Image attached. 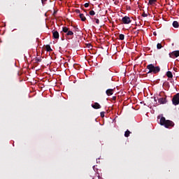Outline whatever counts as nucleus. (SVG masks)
I'll list each match as a JSON object with an SVG mask.
<instances>
[{
    "mask_svg": "<svg viewBox=\"0 0 179 179\" xmlns=\"http://www.w3.org/2000/svg\"><path fill=\"white\" fill-rule=\"evenodd\" d=\"M159 124L162 127H164L165 128L168 129L173 128V127H174V122L169 120H167L164 117H161L159 120Z\"/></svg>",
    "mask_w": 179,
    "mask_h": 179,
    "instance_id": "nucleus-1",
    "label": "nucleus"
},
{
    "mask_svg": "<svg viewBox=\"0 0 179 179\" xmlns=\"http://www.w3.org/2000/svg\"><path fill=\"white\" fill-rule=\"evenodd\" d=\"M147 69L149 70L148 73H159L160 72V67L159 66H155L152 64H149L147 66Z\"/></svg>",
    "mask_w": 179,
    "mask_h": 179,
    "instance_id": "nucleus-2",
    "label": "nucleus"
},
{
    "mask_svg": "<svg viewBox=\"0 0 179 179\" xmlns=\"http://www.w3.org/2000/svg\"><path fill=\"white\" fill-rule=\"evenodd\" d=\"M172 102L174 106H178L179 104V93L173 96L172 99Z\"/></svg>",
    "mask_w": 179,
    "mask_h": 179,
    "instance_id": "nucleus-3",
    "label": "nucleus"
},
{
    "mask_svg": "<svg viewBox=\"0 0 179 179\" xmlns=\"http://www.w3.org/2000/svg\"><path fill=\"white\" fill-rule=\"evenodd\" d=\"M122 22L123 24H129L132 20H131V18L128 16H124L122 18Z\"/></svg>",
    "mask_w": 179,
    "mask_h": 179,
    "instance_id": "nucleus-4",
    "label": "nucleus"
},
{
    "mask_svg": "<svg viewBox=\"0 0 179 179\" xmlns=\"http://www.w3.org/2000/svg\"><path fill=\"white\" fill-rule=\"evenodd\" d=\"M111 82H113V77L111 76L106 77L103 79V83L104 85H110Z\"/></svg>",
    "mask_w": 179,
    "mask_h": 179,
    "instance_id": "nucleus-5",
    "label": "nucleus"
},
{
    "mask_svg": "<svg viewBox=\"0 0 179 179\" xmlns=\"http://www.w3.org/2000/svg\"><path fill=\"white\" fill-rule=\"evenodd\" d=\"M169 57L170 58H177L179 57V50H176L169 53Z\"/></svg>",
    "mask_w": 179,
    "mask_h": 179,
    "instance_id": "nucleus-6",
    "label": "nucleus"
},
{
    "mask_svg": "<svg viewBox=\"0 0 179 179\" xmlns=\"http://www.w3.org/2000/svg\"><path fill=\"white\" fill-rule=\"evenodd\" d=\"M157 100H158V103H159V104H166V103H167V99L164 97H157Z\"/></svg>",
    "mask_w": 179,
    "mask_h": 179,
    "instance_id": "nucleus-7",
    "label": "nucleus"
},
{
    "mask_svg": "<svg viewBox=\"0 0 179 179\" xmlns=\"http://www.w3.org/2000/svg\"><path fill=\"white\" fill-rule=\"evenodd\" d=\"M92 107L95 110H99V108H101V106H100L99 103L97 102H95L94 104H92Z\"/></svg>",
    "mask_w": 179,
    "mask_h": 179,
    "instance_id": "nucleus-8",
    "label": "nucleus"
},
{
    "mask_svg": "<svg viewBox=\"0 0 179 179\" xmlns=\"http://www.w3.org/2000/svg\"><path fill=\"white\" fill-rule=\"evenodd\" d=\"M53 38L58 39L59 38V33L57 31H52Z\"/></svg>",
    "mask_w": 179,
    "mask_h": 179,
    "instance_id": "nucleus-9",
    "label": "nucleus"
},
{
    "mask_svg": "<svg viewBox=\"0 0 179 179\" xmlns=\"http://www.w3.org/2000/svg\"><path fill=\"white\" fill-rule=\"evenodd\" d=\"M107 96H113L114 94V90L113 89H108L106 91Z\"/></svg>",
    "mask_w": 179,
    "mask_h": 179,
    "instance_id": "nucleus-10",
    "label": "nucleus"
},
{
    "mask_svg": "<svg viewBox=\"0 0 179 179\" xmlns=\"http://www.w3.org/2000/svg\"><path fill=\"white\" fill-rule=\"evenodd\" d=\"M45 50H46V51H48L49 52L52 51V49H51V46L50 45H47L45 46Z\"/></svg>",
    "mask_w": 179,
    "mask_h": 179,
    "instance_id": "nucleus-11",
    "label": "nucleus"
},
{
    "mask_svg": "<svg viewBox=\"0 0 179 179\" xmlns=\"http://www.w3.org/2000/svg\"><path fill=\"white\" fill-rule=\"evenodd\" d=\"M156 2H157V0H149L148 5H154Z\"/></svg>",
    "mask_w": 179,
    "mask_h": 179,
    "instance_id": "nucleus-12",
    "label": "nucleus"
},
{
    "mask_svg": "<svg viewBox=\"0 0 179 179\" xmlns=\"http://www.w3.org/2000/svg\"><path fill=\"white\" fill-rule=\"evenodd\" d=\"M173 27H175V29H177L178 27V26H179L178 22L174 21L173 22Z\"/></svg>",
    "mask_w": 179,
    "mask_h": 179,
    "instance_id": "nucleus-13",
    "label": "nucleus"
},
{
    "mask_svg": "<svg viewBox=\"0 0 179 179\" xmlns=\"http://www.w3.org/2000/svg\"><path fill=\"white\" fill-rule=\"evenodd\" d=\"M80 18L81 19L82 22H85L86 20V17L83 14H80Z\"/></svg>",
    "mask_w": 179,
    "mask_h": 179,
    "instance_id": "nucleus-14",
    "label": "nucleus"
},
{
    "mask_svg": "<svg viewBox=\"0 0 179 179\" xmlns=\"http://www.w3.org/2000/svg\"><path fill=\"white\" fill-rule=\"evenodd\" d=\"M131 134V131H129V130H127L124 133V136L125 138H128V136H129V135Z\"/></svg>",
    "mask_w": 179,
    "mask_h": 179,
    "instance_id": "nucleus-15",
    "label": "nucleus"
},
{
    "mask_svg": "<svg viewBox=\"0 0 179 179\" xmlns=\"http://www.w3.org/2000/svg\"><path fill=\"white\" fill-rule=\"evenodd\" d=\"M166 76L168 78H173V73H171V71H167L166 72Z\"/></svg>",
    "mask_w": 179,
    "mask_h": 179,
    "instance_id": "nucleus-16",
    "label": "nucleus"
},
{
    "mask_svg": "<svg viewBox=\"0 0 179 179\" xmlns=\"http://www.w3.org/2000/svg\"><path fill=\"white\" fill-rule=\"evenodd\" d=\"M69 31V28L66 27H64L62 28V31H64V33H67Z\"/></svg>",
    "mask_w": 179,
    "mask_h": 179,
    "instance_id": "nucleus-17",
    "label": "nucleus"
},
{
    "mask_svg": "<svg viewBox=\"0 0 179 179\" xmlns=\"http://www.w3.org/2000/svg\"><path fill=\"white\" fill-rule=\"evenodd\" d=\"M124 38H125V36L124 35V34H120V35H119V40H124Z\"/></svg>",
    "mask_w": 179,
    "mask_h": 179,
    "instance_id": "nucleus-18",
    "label": "nucleus"
},
{
    "mask_svg": "<svg viewBox=\"0 0 179 179\" xmlns=\"http://www.w3.org/2000/svg\"><path fill=\"white\" fill-rule=\"evenodd\" d=\"M66 36H73V31L69 30V31L66 33Z\"/></svg>",
    "mask_w": 179,
    "mask_h": 179,
    "instance_id": "nucleus-19",
    "label": "nucleus"
},
{
    "mask_svg": "<svg viewBox=\"0 0 179 179\" xmlns=\"http://www.w3.org/2000/svg\"><path fill=\"white\" fill-rule=\"evenodd\" d=\"M157 50H160V49L163 48L162 43H157Z\"/></svg>",
    "mask_w": 179,
    "mask_h": 179,
    "instance_id": "nucleus-20",
    "label": "nucleus"
},
{
    "mask_svg": "<svg viewBox=\"0 0 179 179\" xmlns=\"http://www.w3.org/2000/svg\"><path fill=\"white\" fill-rule=\"evenodd\" d=\"M90 16H94L96 15V13L94 12V10H91L90 11Z\"/></svg>",
    "mask_w": 179,
    "mask_h": 179,
    "instance_id": "nucleus-21",
    "label": "nucleus"
},
{
    "mask_svg": "<svg viewBox=\"0 0 179 179\" xmlns=\"http://www.w3.org/2000/svg\"><path fill=\"white\" fill-rule=\"evenodd\" d=\"M95 20V23H96V24H100V20L97 18H94Z\"/></svg>",
    "mask_w": 179,
    "mask_h": 179,
    "instance_id": "nucleus-22",
    "label": "nucleus"
},
{
    "mask_svg": "<svg viewBox=\"0 0 179 179\" xmlns=\"http://www.w3.org/2000/svg\"><path fill=\"white\" fill-rule=\"evenodd\" d=\"M104 114H105L104 112H101V118H104Z\"/></svg>",
    "mask_w": 179,
    "mask_h": 179,
    "instance_id": "nucleus-23",
    "label": "nucleus"
},
{
    "mask_svg": "<svg viewBox=\"0 0 179 179\" xmlns=\"http://www.w3.org/2000/svg\"><path fill=\"white\" fill-rule=\"evenodd\" d=\"M85 8H89V3H85L84 4Z\"/></svg>",
    "mask_w": 179,
    "mask_h": 179,
    "instance_id": "nucleus-24",
    "label": "nucleus"
},
{
    "mask_svg": "<svg viewBox=\"0 0 179 179\" xmlns=\"http://www.w3.org/2000/svg\"><path fill=\"white\" fill-rule=\"evenodd\" d=\"M142 17H148V15L144 13L142 15Z\"/></svg>",
    "mask_w": 179,
    "mask_h": 179,
    "instance_id": "nucleus-25",
    "label": "nucleus"
},
{
    "mask_svg": "<svg viewBox=\"0 0 179 179\" xmlns=\"http://www.w3.org/2000/svg\"><path fill=\"white\" fill-rule=\"evenodd\" d=\"M87 48H90L92 47V44L87 43Z\"/></svg>",
    "mask_w": 179,
    "mask_h": 179,
    "instance_id": "nucleus-26",
    "label": "nucleus"
},
{
    "mask_svg": "<svg viewBox=\"0 0 179 179\" xmlns=\"http://www.w3.org/2000/svg\"><path fill=\"white\" fill-rule=\"evenodd\" d=\"M36 62H41V59H36Z\"/></svg>",
    "mask_w": 179,
    "mask_h": 179,
    "instance_id": "nucleus-27",
    "label": "nucleus"
},
{
    "mask_svg": "<svg viewBox=\"0 0 179 179\" xmlns=\"http://www.w3.org/2000/svg\"><path fill=\"white\" fill-rule=\"evenodd\" d=\"M76 13H80V10L77 9V10H76Z\"/></svg>",
    "mask_w": 179,
    "mask_h": 179,
    "instance_id": "nucleus-28",
    "label": "nucleus"
},
{
    "mask_svg": "<svg viewBox=\"0 0 179 179\" xmlns=\"http://www.w3.org/2000/svg\"><path fill=\"white\" fill-rule=\"evenodd\" d=\"M113 100H117V96H113Z\"/></svg>",
    "mask_w": 179,
    "mask_h": 179,
    "instance_id": "nucleus-29",
    "label": "nucleus"
},
{
    "mask_svg": "<svg viewBox=\"0 0 179 179\" xmlns=\"http://www.w3.org/2000/svg\"><path fill=\"white\" fill-rule=\"evenodd\" d=\"M47 1V0H41L42 3H44V1Z\"/></svg>",
    "mask_w": 179,
    "mask_h": 179,
    "instance_id": "nucleus-30",
    "label": "nucleus"
},
{
    "mask_svg": "<svg viewBox=\"0 0 179 179\" xmlns=\"http://www.w3.org/2000/svg\"><path fill=\"white\" fill-rule=\"evenodd\" d=\"M155 101H157V99H156V96L154 97Z\"/></svg>",
    "mask_w": 179,
    "mask_h": 179,
    "instance_id": "nucleus-31",
    "label": "nucleus"
},
{
    "mask_svg": "<svg viewBox=\"0 0 179 179\" xmlns=\"http://www.w3.org/2000/svg\"><path fill=\"white\" fill-rule=\"evenodd\" d=\"M173 70L177 71V68H173Z\"/></svg>",
    "mask_w": 179,
    "mask_h": 179,
    "instance_id": "nucleus-32",
    "label": "nucleus"
},
{
    "mask_svg": "<svg viewBox=\"0 0 179 179\" xmlns=\"http://www.w3.org/2000/svg\"><path fill=\"white\" fill-rule=\"evenodd\" d=\"M55 13H56V12H55V13H53V15H55Z\"/></svg>",
    "mask_w": 179,
    "mask_h": 179,
    "instance_id": "nucleus-33",
    "label": "nucleus"
},
{
    "mask_svg": "<svg viewBox=\"0 0 179 179\" xmlns=\"http://www.w3.org/2000/svg\"><path fill=\"white\" fill-rule=\"evenodd\" d=\"M76 30H78V28H76Z\"/></svg>",
    "mask_w": 179,
    "mask_h": 179,
    "instance_id": "nucleus-34",
    "label": "nucleus"
},
{
    "mask_svg": "<svg viewBox=\"0 0 179 179\" xmlns=\"http://www.w3.org/2000/svg\"><path fill=\"white\" fill-rule=\"evenodd\" d=\"M93 1H96V0H93Z\"/></svg>",
    "mask_w": 179,
    "mask_h": 179,
    "instance_id": "nucleus-35",
    "label": "nucleus"
}]
</instances>
